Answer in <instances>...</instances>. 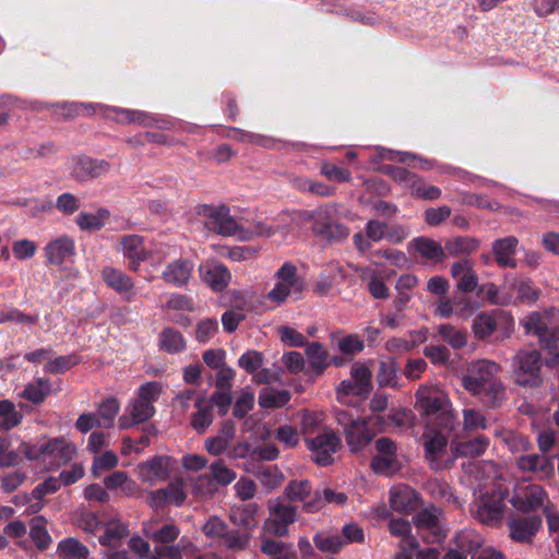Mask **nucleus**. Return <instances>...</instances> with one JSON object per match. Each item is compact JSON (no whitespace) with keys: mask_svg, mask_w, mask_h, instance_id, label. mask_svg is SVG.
Listing matches in <instances>:
<instances>
[{"mask_svg":"<svg viewBox=\"0 0 559 559\" xmlns=\"http://www.w3.org/2000/svg\"><path fill=\"white\" fill-rule=\"evenodd\" d=\"M45 444V456H50L58 462H68L72 459L73 448L61 438L50 439Z\"/></svg>","mask_w":559,"mask_h":559,"instance_id":"obj_49","label":"nucleus"},{"mask_svg":"<svg viewBox=\"0 0 559 559\" xmlns=\"http://www.w3.org/2000/svg\"><path fill=\"white\" fill-rule=\"evenodd\" d=\"M479 240L469 236H456L444 242V253L447 257L468 258L479 248Z\"/></svg>","mask_w":559,"mask_h":559,"instance_id":"obj_31","label":"nucleus"},{"mask_svg":"<svg viewBox=\"0 0 559 559\" xmlns=\"http://www.w3.org/2000/svg\"><path fill=\"white\" fill-rule=\"evenodd\" d=\"M503 442L513 453L527 452L533 449L528 437L515 431H507L503 436Z\"/></svg>","mask_w":559,"mask_h":559,"instance_id":"obj_55","label":"nucleus"},{"mask_svg":"<svg viewBox=\"0 0 559 559\" xmlns=\"http://www.w3.org/2000/svg\"><path fill=\"white\" fill-rule=\"evenodd\" d=\"M313 544L320 551L328 554H337L345 547L340 531L334 527L317 532Z\"/></svg>","mask_w":559,"mask_h":559,"instance_id":"obj_36","label":"nucleus"},{"mask_svg":"<svg viewBox=\"0 0 559 559\" xmlns=\"http://www.w3.org/2000/svg\"><path fill=\"white\" fill-rule=\"evenodd\" d=\"M548 496L545 489L536 484L518 487L510 500L515 510L522 513L534 512L545 508Z\"/></svg>","mask_w":559,"mask_h":559,"instance_id":"obj_14","label":"nucleus"},{"mask_svg":"<svg viewBox=\"0 0 559 559\" xmlns=\"http://www.w3.org/2000/svg\"><path fill=\"white\" fill-rule=\"evenodd\" d=\"M499 369L496 362L487 359L472 364L468 373L463 378L464 389L473 394L480 395L488 384L496 381L495 376Z\"/></svg>","mask_w":559,"mask_h":559,"instance_id":"obj_12","label":"nucleus"},{"mask_svg":"<svg viewBox=\"0 0 559 559\" xmlns=\"http://www.w3.org/2000/svg\"><path fill=\"white\" fill-rule=\"evenodd\" d=\"M489 445V438L478 435L473 439L452 442L451 450L456 456L476 457L485 453Z\"/></svg>","mask_w":559,"mask_h":559,"instance_id":"obj_33","label":"nucleus"},{"mask_svg":"<svg viewBox=\"0 0 559 559\" xmlns=\"http://www.w3.org/2000/svg\"><path fill=\"white\" fill-rule=\"evenodd\" d=\"M173 460L167 455H156L138 465L139 478L146 484L155 485L170 477Z\"/></svg>","mask_w":559,"mask_h":559,"instance_id":"obj_16","label":"nucleus"},{"mask_svg":"<svg viewBox=\"0 0 559 559\" xmlns=\"http://www.w3.org/2000/svg\"><path fill=\"white\" fill-rule=\"evenodd\" d=\"M397 371L399 365L393 358H388L379 362L377 372V382L379 386H397Z\"/></svg>","mask_w":559,"mask_h":559,"instance_id":"obj_44","label":"nucleus"},{"mask_svg":"<svg viewBox=\"0 0 559 559\" xmlns=\"http://www.w3.org/2000/svg\"><path fill=\"white\" fill-rule=\"evenodd\" d=\"M130 535L129 525L119 521L106 525L104 534L98 537L99 544L105 548L116 549L123 538Z\"/></svg>","mask_w":559,"mask_h":559,"instance_id":"obj_37","label":"nucleus"},{"mask_svg":"<svg viewBox=\"0 0 559 559\" xmlns=\"http://www.w3.org/2000/svg\"><path fill=\"white\" fill-rule=\"evenodd\" d=\"M267 518L263 523V531L276 537L289 534V527L297 522L298 509L277 498L267 502Z\"/></svg>","mask_w":559,"mask_h":559,"instance_id":"obj_6","label":"nucleus"},{"mask_svg":"<svg viewBox=\"0 0 559 559\" xmlns=\"http://www.w3.org/2000/svg\"><path fill=\"white\" fill-rule=\"evenodd\" d=\"M472 329L476 338L487 341L497 330L495 316L485 311L478 313L473 320Z\"/></svg>","mask_w":559,"mask_h":559,"instance_id":"obj_41","label":"nucleus"},{"mask_svg":"<svg viewBox=\"0 0 559 559\" xmlns=\"http://www.w3.org/2000/svg\"><path fill=\"white\" fill-rule=\"evenodd\" d=\"M506 498L507 490L500 488L480 495L476 502L475 518L486 525H495L500 522Z\"/></svg>","mask_w":559,"mask_h":559,"instance_id":"obj_10","label":"nucleus"},{"mask_svg":"<svg viewBox=\"0 0 559 559\" xmlns=\"http://www.w3.org/2000/svg\"><path fill=\"white\" fill-rule=\"evenodd\" d=\"M416 400L415 408L425 417L428 427L454 430L457 420L451 411L450 400L443 391L421 386L416 392Z\"/></svg>","mask_w":559,"mask_h":559,"instance_id":"obj_2","label":"nucleus"},{"mask_svg":"<svg viewBox=\"0 0 559 559\" xmlns=\"http://www.w3.org/2000/svg\"><path fill=\"white\" fill-rule=\"evenodd\" d=\"M516 466L522 472L537 475L540 479L548 478L554 474V463L546 454H522L516 460Z\"/></svg>","mask_w":559,"mask_h":559,"instance_id":"obj_24","label":"nucleus"},{"mask_svg":"<svg viewBox=\"0 0 559 559\" xmlns=\"http://www.w3.org/2000/svg\"><path fill=\"white\" fill-rule=\"evenodd\" d=\"M200 277L213 292L221 293L229 284L231 274L227 266L218 262H205L199 266Z\"/></svg>","mask_w":559,"mask_h":559,"instance_id":"obj_21","label":"nucleus"},{"mask_svg":"<svg viewBox=\"0 0 559 559\" xmlns=\"http://www.w3.org/2000/svg\"><path fill=\"white\" fill-rule=\"evenodd\" d=\"M122 254L126 259L140 255L150 257V252L144 247V238L140 235H124L120 239Z\"/></svg>","mask_w":559,"mask_h":559,"instance_id":"obj_47","label":"nucleus"},{"mask_svg":"<svg viewBox=\"0 0 559 559\" xmlns=\"http://www.w3.org/2000/svg\"><path fill=\"white\" fill-rule=\"evenodd\" d=\"M182 549L179 545H156L147 559H182Z\"/></svg>","mask_w":559,"mask_h":559,"instance_id":"obj_64","label":"nucleus"},{"mask_svg":"<svg viewBox=\"0 0 559 559\" xmlns=\"http://www.w3.org/2000/svg\"><path fill=\"white\" fill-rule=\"evenodd\" d=\"M347 501V496L343 492L334 491L330 488L323 490H316L313 497L305 503L304 511L307 513H316L324 508L328 503L335 506H344Z\"/></svg>","mask_w":559,"mask_h":559,"instance_id":"obj_29","label":"nucleus"},{"mask_svg":"<svg viewBox=\"0 0 559 559\" xmlns=\"http://www.w3.org/2000/svg\"><path fill=\"white\" fill-rule=\"evenodd\" d=\"M71 176L80 182L97 179L110 170V164L104 159L81 155L72 159Z\"/></svg>","mask_w":559,"mask_h":559,"instance_id":"obj_17","label":"nucleus"},{"mask_svg":"<svg viewBox=\"0 0 559 559\" xmlns=\"http://www.w3.org/2000/svg\"><path fill=\"white\" fill-rule=\"evenodd\" d=\"M38 316H31L23 313L16 308L12 309H5L0 307V324L7 323V322H14V323H24L28 325H33L37 323Z\"/></svg>","mask_w":559,"mask_h":559,"instance_id":"obj_57","label":"nucleus"},{"mask_svg":"<svg viewBox=\"0 0 559 559\" xmlns=\"http://www.w3.org/2000/svg\"><path fill=\"white\" fill-rule=\"evenodd\" d=\"M438 334L454 349H460L467 343L466 333L449 323L440 324Z\"/></svg>","mask_w":559,"mask_h":559,"instance_id":"obj_51","label":"nucleus"},{"mask_svg":"<svg viewBox=\"0 0 559 559\" xmlns=\"http://www.w3.org/2000/svg\"><path fill=\"white\" fill-rule=\"evenodd\" d=\"M519 245L518 238L508 236L492 242V254L500 267L515 269L518 261L514 258Z\"/></svg>","mask_w":559,"mask_h":559,"instance_id":"obj_26","label":"nucleus"},{"mask_svg":"<svg viewBox=\"0 0 559 559\" xmlns=\"http://www.w3.org/2000/svg\"><path fill=\"white\" fill-rule=\"evenodd\" d=\"M411 245L415 251L418 252L424 259L433 263H441L447 259L444 253V246H441L436 240L419 236L412 240Z\"/></svg>","mask_w":559,"mask_h":559,"instance_id":"obj_32","label":"nucleus"},{"mask_svg":"<svg viewBox=\"0 0 559 559\" xmlns=\"http://www.w3.org/2000/svg\"><path fill=\"white\" fill-rule=\"evenodd\" d=\"M198 411L192 415L191 426L199 432L203 433L213 423V406L205 403L202 399L195 401Z\"/></svg>","mask_w":559,"mask_h":559,"instance_id":"obj_43","label":"nucleus"},{"mask_svg":"<svg viewBox=\"0 0 559 559\" xmlns=\"http://www.w3.org/2000/svg\"><path fill=\"white\" fill-rule=\"evenodd\" d=\"M236 435V426L233 420H225L217 435L210 437L205 440L206 451L214 456H219L227 452L230 448L231 441Z\"/></svg>","mask_w":559,"mask_h":559,"instance_id":"obj_25","label":"nucleus"},{"mask_svg":"<svg viewBox=\"0 0 559 559\" xmlns=\"http://www.w3.org/2000/svg\"><path fill=\"white\" fill-rule=\"evenodd\" d=\"M251 473L267 492L280 487L285 478L284 474L276 465L259 464Z\"/></svg>","mask_w":559,"mask_h":559,"instance_id":"obj_35","label":"nucleus"},{"mask_svg":"<svg viewBox=\"0 0 559 559\" xmlns=\"http://www.w3.org/2000/svg\"><path fill=\"white\" fill-rule=\"evenodd\" d=\"M102 280L117 294L123 295L127 301H131L134 296V283L132 278L114 266H105L102 270Z\"/></svg>","mask_w":559,"mask_h":559,"instance_id":"obj_22","label":"nucleus"},{"mask_svg":"<svg viewBox=\"0 0 559 559\" xmlns=\"http://www.w3.org/2000/svg\"><path fill=\"white\" fill-rule=\"evenodd\" d=\"M58 555L61 559H87L88 548L75 538H67L58 544Z\"/></svg>","mask_w":559,"mask_h":559,"instance_id":"obj_42","label":"nucleus"},{"mask_svg":"<svg viewBox=\"0 0 559 559\" xmlns=\"http://www.w3.org/2000/svg\"><path fill=\"white\" fill-rule=\"evenodd\" d=\"M80 362V358L72 354L67 356H59L49 360L45 366V371L48 373H63Z\"/></svg>","mask_w":559,"mask_h":559,"instance_id":"obj_58","label":"nucleus"},{"mask_svg":"<svg viewBox=\"0 0 559 559\" xmlns=\"http://www.w3.org/2000/svg\"><path fill=\"white\" fill-rule=\"evenodd\" d=\"M337 348L345 356H355L365 348V343L358 334H348L337 341Z\"/></svg>","mask_w":559,"mask_h":559,"instance_id":"obj_56","label":"nucleus"},{"mask_svg":"<svg viewBox=\"0 0 559 559\" xmlns=\"http://www.w3.org/2000/svg\"><path fill=\"white\" fill-rule=\"evenodd\" d=\"M277 283L267 293V299L277 305L284 304L290 295L299 299L305 289V281L298 276L297 267L290 262H285L275 273Z\"/></svg>","mask_w":559,"mask_h":559,"instance_id":"obj_7","label":"nucleus"},{"mask_svg":"<svg viewBox=\"0 0 559 559\" xmlns=\"http://www.w3.org/2000/svg\"><path fill=\"white\" fill-rule=\"evenodd\" d=\"M75 254V243L70 236H61L49 241L44 248L45 264L61 265Z\"/></svg>","mask_w":559,"mask_h":559,"instance_id":"obj_20","label":"nucleus"},{"mask_svg":"<svg viewBox=\"0 0 559 559\" xmlns=\"http://www.w3.org/2000/svg\"><path fill=\"white\" fill-rule=\"evenodd\" d=\"M442 519L443 511L436 506H430L418 511L413 518V523L425 543L440 544L448 534Z\"/></svg>","mask_w":559,"mask_h":559,"instance_id":"obj_8","label":"nucleus"},{"mask_svg":"<svg viewBox=\"0 0 559 559\" xmlns=\"http://www.w3.org/2000/svg\"><path fill=\"white\" fill-rule=\"evenodd\" d=\"M238 365L247 373L252 374L262 367L263 355L258 350H247L239 357Z\"/></svg>","mask_w":559,"mask_h":559,"instance_id":"obj_62","label":"nucleus"},{"mask_svg":"<svg viewBox=\"0 0 559 559\" xmlns=\"http://www.w3.org/2000/svg\"><path fill=\"white\" fill-rule=\"evenodd\" d=\"M308 366L305 374L310 378H318L324 373L330 366V354L319 342L308 343L305 349Z\"/></svg>","mask_w":559,"mask_h":559,"instance_id":"obj_23","label":"nucleus"},{"mask_svg":"<svg viewBox=\"0 0 559 559\" xmlns=\"http://www.w3.org/2000/svg\"><path fill=\"white\" fill-rule=\"evenodd\" d=\"M182 333L174 328H165L159 334V348L168 354H178L186 349Z\"/></svg>","mask_w":559,"mask_h":559,"instance_id":"obj_38","label":"nucleus"},{"mask_svg":"<svg viewBox=\"0 0 559 559\" xmlns=\"http://www.w3.org/2000/svg\"><path fill=\"white\" fill-rule=\"evenodd\" d=\"M307 448L313 453L318 465L328 466L333 462L332 455L341 447L340 436L332 429H324L313 438H305Z\"/></svg>","mask_w":559,"mask_h":559,"instance_id":"obj_11","label":"nucleus"},{"mask_svg":"<svg viewBox=\"0 0 559 559\" xmlns=\"http://www.w3.org/2000/svg\"><path fill=\"white\" fill-rule=\"evenodd\" d=\"M52 107L64 119H73L80 115L92 116L96 112V108L100 106L86 103H57Z\"/></svg>","mask_w":559,"mask_h":559,"instance_id":"obj_40","label":"nucleus"},{"mask_svg":"<svg viewBox=\"0 0 559 559\" xmlns=\"http://www.w3.org/2000/svg\"><path fill=\"white\" fill-rule=\"evenodd\" d=\"M320 174L323 175L326 179L340 183L349 182L352 180V174L347 168L340 167L328 162L321 165Z\"/></svg>","mask_w":559,"mask_h":559,"instance_id":"obj_59","label":"nucleus"},{"mask_svg":"<svg viewBox=\"0 0 559 559\" xmlns=\"http://www.w3.org/2000/svg\"><path fill=\"white\" fill-rule=\"evenodd\" d=\"M218 331V322L216 319H203L195 329V340L199 343L206 344L210 342Z\"/></svg>","mask_w":559,"mask_h":559,"instance_id":"obj_61","label":"nucleus"},{"mask_svg":"<svg viewBox=\"0 0 559 559\" xmlns=\"http://www.w3.org/2000/svg\"><path fill=\"white\" fill-rule=\"evenodd\" d=\"M376 455L371 457L370 468L378 475L392 476L402 469L397 443L389 437L374 441Z\"/></svg>","mask_w":559,"mask_h":559,"instance_id":"obj_9","label":"nucleus"},{"mask_svg":"<svg viewBox=\"0 0 559 559\" xmlns=\"http://www.w3.org/2000/svg\"><path fill=\"white\" fill-rule=\"evenodd\" d=\"M128 415L119 418L121 429H128L135 425L145 423L155 415V406L138 397L127 408Z\"/></svg>","mask_w":559,"mask_h":559,"instance_id":"obj_27","label":"nucleus"},{"mask_svg":"<svg viewBox=\"0 0 559 559\" xmlns=\"http://www.w3.org/2000/svg\"><path fill=\"white\" fill-rule=\"evenodd\" d=\"M110 216L108 209L99 207L95 213L80 212L75 217V224L83 231L96 233L106 225Z\"/></svg>","mask_w":559,"mask_h":559,"instance_id":"obj_34","label":"nucleus"},{"mask_svg":"<svg viewBox=\"0 0 559 559\" xmlns=\"http://www.w3.org/2000/svg\"><path fill=\"white\" fill-rule=\"evenodd\" d=\"M255 502L234 504L229 509L228 519L235 527H229L218 516H210L203 524V534L218 547L231 552L245 551L250 547L252 534L258 527Z\"/></svg>","mask_w":559,"mask_h":559,"instance_id":"obj_1","label":"nucleus"},{"mask_svg":"<svg viewBox=\"0 0 559 559\" xmlns=\"http://www.w3.org/2000/svg\"><path fill=\"white\" fill-rule=\"evenodd\" d=\"M242 311V306H236V309L226 310L222 314V324L227 333L235 332L238 329L240 322H242L246 319V316L243 314Z\"/></svg>","mask_w":559,"mask_h":559,"instance_id":"obj_63","label":"nucleus"},{"mask_svg":"<svg viewBox=\"0 0 559 559\" xmlns=\"http://www.w3.org/2000/svg\"><path fill=\"white\" fill-rule=\"evenodd\" d=\"M29 537L38 550H46L51 544V537L46 528V520L35 516L31 522Z\"/></svg>","mask_w":559,"mask_h":559,"instance_id":"obj_48","label":"nucleus"},{"mask_svg":"<svg viewBox=\"0 0 559 559\" xmlns=\"http://www.w3.org/2000/svg\"><path fill=\"white\" fill-rule=\"evenodd\" d=\"M334 416L337 425L342 428L349 451L355 454L368 447L376 437V431L370 428V424L380 426L383 421V416L380 415L367 419L355 416L346 409H335Z\"/></svg>","mask_w":559,"mask_h":559,"instance_id":"obj_3","label":"nucleus"},{"mask_svg":"<svg viewBox=\"0 0 559 559\" xmlns=\"http://www.w3.org/2000/svg\"><path fill=\"white\" fill-rule=\"evenodd\" d=\"M540 515L531 514L527 516H513L507 522L509 537L519 544L530 545L542 528Z\"/></svg>","mask_w":559,"mask_h":559,"instance_id":"obj_15","label":"nucleus"},{"mask_svg":"<svg viewBox=\"0 0 559 559\" xmlns=\"http://www.w3.org/2000/svg\"><path fill=\"white\" fill-rule=\"evenodd\" d=\"M120 409V403L116 397H107L97 409V417L100 419L103 428H110Z\"/></svg>","mask_w":559,"mask_h":559,"instance_id":"obj_50","label":"nucleus"},{"mask_svg":"<svg viewBox=\"0 0 559 559\" xmlns=\"http://www.w3.org/2000/svg\"><path fill=\"white\" fill-rule=\"evenodd\" d=\"M526 329L527 332L538 337L543 347L547 349H555L557 347L559 335H557V332L548 326L538 316H533L528 319Z\"/></svg>","mask_w":559,"mask_h":559,"instance_id":"obj_30","label":"nucleus"},{"mask_svg":"<svg viewBox=\"0 0 559 559\" xmlns=\"http://www.w3.org/2000/svg\"><path fill=\"white\" fill-rule=\"evenodd\" d=\"M290 400V393L286 390H265L259 395V404L262 408H280Z\"/></svg>","mask_w":559,"mask_h":559,"instance_id":"obj_52","label":"nucleus"},{"mask_svg":"<svg viewBox=\"0 0 559 559\" xmlns=\"http://www.w3.org/2000/svg\"><path fill=\"white\" fill-rule=\"evenodd\" d=\"M284 493L292 502H302V507L313 497L311 483L307 479H293L288 481Z\"/></svg>","mask_w":559,"mask_h":559,"instance_id":"obj_39","label":"nucleus"},{"mask_svg":"<svg viewBox=\"0 0 559 559\" xmlns=\"http://www.w3.org/2000/svg\"><path fill=\"white\" fill-rule=\"evenodd\" d=\"M50 392V381L46 378H39L35 383L27 384L21 396L35 405L41 404Z\"/></svg>","mask_w":559,"mask_h":559,"instance_id":"obj_45","label":"nucleus"},{"mask_svg":"<svg viewBox=\"0 0 559 559\" xmlns=\"http://www.w3.org/2000/svg\"><path fill=\"white\" fill-rule=\"evenodd\" d=\"M442 428L430 427L424 433L425 457L433 471L450 468L454 457L448 452L449 433Z\"/></svg>","mask_w":559,"mask_h":559,"instance_id":"obj_5","label":"nucleus"},{"mask_svg":"<svg viewBox=\"0 0 559 559\" xmlns=\"http://www.w3.org/2000/svg\"><path fill=\"white\" fill-rule=\"evenodd\" d=\"M237 477L234 469L227 467L224 461L213 462L209 467V473L200 475L195 480V488L202 493H212L216 486H227Z\"/></svg>","mask_w":559,"mask_h":559,"instance_id":"obj_13","label":"nucleus"},{"mask_svg":"<svg viewBox=\"0 0 559 559\" xmlns=\"http://www.w3.org/2000/svg\"><path fill=\"white\" fill-rule=\"evenodd\" d=\"M450 275L455 281V290L464 295L478 288V275L469 258H462L452 263Z\"/></svg>","mask_w":559,"mask_h":559,"instance_id":"obj_18","label":"nucleus"},{"mask_svg":"<svg viewBox=\"0 0 559 559\" xmlns=\"http://www.w3.org/2000/svg\"><path fill=\"white\" fill-rule=\"evenodd\" d=\"M23 415L10 400H0V428L11 430L22 423Z\"/></svg>","mask_w":559,"mask_h":559,"instance_id":"obj_46","label":"nucleus"},{"mask_svg":"<svg viewBox=\"0 0 559 559\" xmlns=\"http://www.w3.org/2000/svg\"><path fill=\"white\" fill-rule=\"evenodd\" d=\"M194 263L190 259L179 258L169 262L162 272V280L174 287H183L192 277Z\"/></svg>","mask_w":559,"mask_h":559,"instance_id":"obj_19","label":"nucleus"},{"mask_svg":"<svg viewBox=\"0 0 559 559\" xmlns=\"http://www.w3.org/2000/svg\"><path fill=\"white\" fill-rule=\"evenodd\" d=\"M412 195L416 199L433 201L441 197V189L437 186L426 185L425 180L419 176L412 189Z\"/></svg>","mask_w":559,"mask_h":559,"instance_id":"obj_60","label":"nucleus"},{"mask_svg":"<svg viewBox=\"0 0 559 559\" xmlns=\"http://www.w3.org/2000/svg\"><path fill=\"white\" fill-rule=\"evenodd\" d=\"M417 500L416 491L407 485L394 487L390 491V506L400 513L414 511L417 508Z\"/></svg>","mask_w":559,"mask_h":559,"instance_id":"obj_28","label":"nucleus"},{"mask_svg":"<svg viewBox=\"0 0 559 559\" xmlns=\"http://www.w3.org/2000/svg\"><path fill=\"white\" fill-rule=\"evenodd\" d=\"M371 370L362 362H355L350 369V378L356 382V386L362 390L367 395L372 389Z\"/></svg>","mask_w":559,"mask_h":559,"instance_id":"obj_54","label":"nucleus"},{"mask_svg":"<svg viewBox=\"0 0 559 559\" xmlns=\"http://www.w3.org/2000/svg\"><path fill=\"white\" fill-rule=\"evenodd\" d=\"M514 382L523 388H537L543 383V358L538 350H519L513 357Z\"/></svg>","mask_w":559,"mask_h":559,"instance_id":"obj_4","label":"nucleus"},{"mask_svg":"<svg viewBox=\"0 0 559 559\" xmlns=\"http://www.w3.org/2000/svg\"><path fill=\"white\" fill-rule=\"evenodd\" d=\"M384 173L396 183L405 188H409L411 190L419 178L417 174L401 166L386 165L384 167Z\"/></svg>","mask_w":559,"mask_h":559,"instance_id":"obj_53","label":"nucleus"}]
</instances>
